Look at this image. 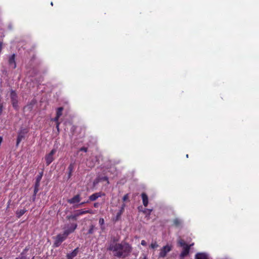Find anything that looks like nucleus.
<instances>
[{
	"mask_svg": "<svg viewBox=\"0 0 259 259\" xmlns=\"http://www.w3.org/2000/svg\"><path fill=\"white\" fill-rule=\"evenodd\" d=\"M173 223L176 227L180 226L182 224V221L178 218H176L173 220Z\"/></svg>",
	"mask_w": 259,
	"mask_h": 259,
	"instance_id": "6ab92c4d",
	"label": "nucleus"
},
{
	"mask_svg": "<svg viewBox=\"0 0 259 259\" xmlns=\"http://www.w3.org/2000/svg\"><path fill=\"white\" fill-rule=\"evenodd\" d=\"M193 245H194V243H193L191 244L190 245H189V246H190V247H191V246H192Z\"/></svg>",
	"mask_w": 259,
	"mask_h": 259,
	"instance_id": "79ce46f5",
	"label": "nucleus"
},
{
	"mask_svg": "<svg viewBox=\"0 0 259 259\" xmlns=\"http://www.w3.org/2000/svg\"><path fill=\"white\" fill-rule=\"evenodd\" d=\"M28 132V130L25 128H21L19 130L17 139L16 146H18L20 142L25 138V136Z\"/></svg>",
	"mask_w": 259,
	"mask_h": 259,
	"instance_id": "0eeeda50",
	"label": "nucleus"
},
{
	"mask_svg": "<svg viewBox=\"0 0 259 259\" xmlns=\"http://www.w3.org/2000/svg\"><path fill=\"white\" fill-rule=\"evenodd\" d=\"M178 243L179 244V245L183 247H184L186 245H188L187 244H186L185 242L182 239H179L178 241Z\"/></svg>",
	"mask_w": 259,
	"mask_h": 259,
	"instance_id": "b1692460",
	"label": "nucleus"
},
{
	"mask_svg": "<svg viewBox=\"0 0 259 259\" xmlns=\"http://www.w3.org/2000/svg\"><path fill=\"white\" fill-rule=\"evenodd\" d=\"M109 162L111 163V165H116L120 162L119 160H110Z\"/></svg>",
	"mask_w": 259,
	"mask_h": 259,
	"instance_id": "cd10ccee",
	"label": "nucleus"
},
{
	"mask_svg": "<svg viewBox=\"0 0 259 259\" xmlns=\"http://www.w3.org/2000/svg\"><path fill=\"white\" fill-rule=\"evenodd\" d=\"M15 259H24L23 258H22V257H20L19 256H18L17 257H16Z\"/></svg>",
	"mask_w": 259,
	"mask_h": 259,
	"instance_id": "a19ab883",
	"label": "nucleus"
},
{
	"mask_svg": "<svg viewBox=\"0 0 259 259\" xmlns=\"http://www.w3.org/2000/svg\"><path fill=\"white\" fill-rule=\"evenodd\" d=\"M10 99L13 108L18 110V96L16 92L13 90L10 92Z\"/></svg>",
	"mask_w": 259,
	"mask_h": 259,
	"instance_id": "20e7f679",
	"label": "nucleus"
},
{
	"mask_svg": "<svg viewBox=\"0 0 259 259\" xmlns=\"http://www.w3.org/2000/svg\"><path fill=\"white\" fill-rule=\"evenodd\" d=\"M94 226L92 225L90 226V228L88 231V234H92L94 233Z\"/></svg>",
	"mask_w": 259,
	"mask_h": 259,
	"instance_id": "bb28decb",
	"label": "nucleus"
},
{
	"mask_svg": "<svg viewBox=\"0 0 259 259\" xmlns=\"http://www.w3.org/2000/svg\"><path fill=\"white\" fill-rule=\"evenodd\" d=\"M86 213H90L93 214L94 212L92 210L89 209L87 210H84L83 209H78L74 211L73 213L66 217V219L68 220H72L74 221H76L77 220V218L81 215L86 214Z\"/></svg>",
	"mask_w": 259,
	"mask_h": 259,
	"instance_id": "f03ea898",
	"label": "nucleus"
},
{
	"mask_svg": "<svg viewBox=\"0 0 259 259\" xmlns=\"http://www.w3.org/2000/svg\"><path fill=\"white\" fill-rule=\"evenodd\" d=\"M38 192H35V189H34V193L32 196V200L34 201L35 199L36 195Z\"/></svg>",
	"mask_w": 259,
	"mask_h": 259,
	"instance_id": "c756f323",
	"label": "nucleus"
},
{
	"mask_svg": "<svg viewBox=\"0 0 259 259\" xmlns=\"http://www.w3.org/2000/svg\"><path fill=\"white\" fill-rule=\"evenodd\" d=\"M172 249L171 246L167 244L165 246H163L160 250V252L159 253L158 257L159 258H164L165 257L167 253L170 252Z\"/></svg>",
	"mask_w": 259,
	"mask_h": 259,
	"instance_id": "423d86ee",
	"label": "nucleus"
},
{
	"mask_svg": "<svg viewBox=\"0 0 259 259\" xmlns=\"http://www.w3.org/2000/svg\"><path fill=\"white\" fill-rule=\"evenodd\" d=\"M51 5L52 6H53V3L52 2V3H51Z\"/></svg>",
	"mask_w": 259,
	"mask_h": 259,
	"instance_id": "37998d69",
	"label": "nucleus"
},
{
	"mask_svg": "<svg viewBox=\"0 0 259 259\" xmlns=\"http://www.w3.org/2000/svg\"><path fill=\"white\" fill-rule=\"evenodd\" d=\"M81 200L80 195L77 194L73 196L72 198L67 200V202L69 204H75L79 202Z\"/></svg>",
	"mask_w": 259,
	"mask_h": 259,
	"instance_id": "9d476101",
	"label": "nucleus"
},
{
	"mask_svg": "<svg viewBox=\"0 0 259 259\" xmlns=\"http://www.w3.org/2000/svg\"><path fill=\"white\" fill-rule=\"evenodd\" d=\"M128 198V194H126L123 197V200L124 201H126Z\"/></svg>",
	"mask_w": 259,
	"mask_h": 259,
	"instance_id": "473e14b6",
	"label": "nucleus"
},
{
	"mask_svg": "<svg viewBox=\"0 0 259 259\" xmlns=\"http://www.w3.org/2000/svg\"><path fill=\"white\" fill-rule=\"evenodd\" d=\"M158 246V244L157 243L156 241H155L151 244L150 247L152 249H155L157 248Z\"/></svg>",
	"mask_w": 259,
	"mask_h": 259,
	"instance_id": "393cba45",
	"label": "nucleus"
},
{
	"mask_svg": "<svg viewBox=\"0 0 259 259\" xmlns=\"http://www.w3.org/2000/svg\"><path fill=\"white\" fill-rule=\"evenodd\" d=\"M190 249V246L186 245L183 247V250L180 254V257L184 258L189 253Z\"/></svg>",
	"mask_w": 259,
	"mask_h": 259,
	"instance_id": "4468645a",
	"label": "nucleus"
},
{
	"mask_svg": "<svg viewBox=\"0 0 259 259\" xmlns=\"http://www.w3.org/2000/svg\"><path fill=\"white\" fill-rule=\"evenodd\" d=\"M60 117H58L57 115H56V116L54 118V119H53V121H54L55 122H56V123L57 122H59L58 121V120H59V118Z\"/></svg>",
	"mask_w": 259,
	"mask_h": 259,
	"instance_id": "2f4dec72",
	"label": "nucleus"
},
{
	"mask_svg": "<svg viewBox=\"0 0 259 259\" xmlns=\"http://www.w3.org/2000/svg\"><path fill=\"white\" fill-rule=\"evenodd\" d=\"M115 238H113L109 243L107 250L111 251L114 256L118 258H125L131 252L132 247L125 242L116 243Z\"/></svg>",
	"mask_w": 259,
	"mask_h": 259,
	"instance_id": "f257e3e1",
	"label": "nucleus"
},
{
	"mask_svg": "<svg viewBox=\"0 0 259 259\" xmlns=\"http://www.w3.org/2000/svg\"><path fill=\"white\" fill-rule=\"evenodd\" d=\"M141 196L143 200V205L145 207L147 206L148 204V197L147 195L145 193H142L141 194Z\"/></svg>",
	"mask_w": 259,
	"mask_h": 259,
	"instance_id": "f3484780",
	"label": "nucleus"
},
{
	"mask_svg": "<svg viewBox=\"0 0 259 259\" xmlns=\"http://www.w3.org/2000/svg\"><path fill=\"white\" fill-rule=\"evenodd\" d=\"M31 259H34V256H33Z\"/></svg>",
	"mask_w": 259,
	"mask_h": 259,
	"instance_id": "49530a36",
	"label": "nucleus"
},
{
	"mask_svg": "<svg viewBox=\"0 0 259 259\" xmlns=\"http://www.w3.org/2000/svg\"><path fill=\"white\" fill-rule=\"evenodd\" d=\"M2 42H0V52L1 51V50H2Z\"/></svg>",
	"mask_w": 259,
	"mask_h": 259,
	"instance_id": "58836bf2",
	"label": "nucleus"
},
{
	"mask_svg": "<svg viewBox=\"0 0 259 259\" xmlns=\"http://www.w3.org/2000/svg\"><path fill=\"white\" fill-rule=\"evenodd\" d=\"M87 148L86 147H81L80 149V151H84L85 152H87Z\"/></svg>",
	"mask_w": 259,
	"mask_h": 259,
	"instance_id": "7c9ffc66",
	"label": "nucleus"
},
{
	"mask_svg": "<svg viewBox=\"0 0 259 259\" xmlns=\"http://www.w3.org/2000/svg\"><path fill=\"white\" fill-rule=\"evenodd\" d=\"M124 210L123 206L122 207L120 210L117 213L115 217V221H117L120 218L122 213H123Z\"/></svg>",
	"mask_w": 259,
	"mask_h": 259,
	"instance_id": "412c9836",
	"label": "nucleus"
},
{
	"mask_svg": "<svg viewBox=\"0 0 259 259\" xmlns=\"http://www.w3.org/2000/svg\"><path fill=\"white\" fill-rule=\"evenodd\" d=\"M99 224L102 226L104 224V220L103 218H100L99 220Z\"/></svg>",
	"mask_w": 259,
	"mask_h": 259,
	"instance_id": "c85d7f7f",
	"label": "nucleus"
},
{
	"mask_svg": "<svg viewBox=\"0 0 259 259\" xmlns=\"http://www.w3.org/2000/svg\"><path fill=\"white\" fill-rule=\"evenodd\" d=\"M141 244L143 246H146L147 245V242L145 240H144L141 241Z\"/></svg>",
	"mask_w": 259,
	"mask_h": 259,
	"instance_id": "72a5a7b5",
	"label": "nucleus"
},
{
	"mask_svg": "<svg viewBox=\"0 0 259 259\" xmlns=\"http://www.w3.org/2000/svg\"><path fill=\"white\" fill-rule=\"evenodd\" d=\"M85 203V202H81V203H80V204H79V206H82V205H83V204H84Z\"/></svg>",
	"mask_w": 259,
	"mask_h": 259,
	"instance_id": "ea45409f",
	"label": "nucleus"
},
{
	"mask_svg": "<svg viewBox=\"0 0 259 259\" xmlns=\"http://www.w3.org/2000/svg\"><path fill=\"white\" fill-rule=\"evenodd\" d=\"M105 194L104 193H102V192L95 193L93 194L91 196H90L89 200L92 201H95L99 197H100L102 196H105Z\"/></svg>",
	"mask_w": 259,
	"mask_h": 259,
	"instance_id": "9b49d317",
	"label": "nucleus"
},
{
	"mask_svg": "<svg viewBox=\"0 0 259 259\" xmlns=\"http://www.w3.org/2000/svg\"><path fill=\"white\" fill-rule=\"evenodd\" d=\"M0 259H2V257H0Z\"/></svg>",
	"mask_w": 259,
	"mask_h": 259,
	"instance_id": "de8ad7c7",
	"label": "nucleus"
},
{
	"mask_svg": "<svg viewBox=\"0 0 259 259\" xmlns=\"http://www.w3.org/2000/svg\"><path fill=\"white\" fill-rule=\"evenodd\" d=\"M100 205V203H98V202H96V203H95L94 204V206L95 207V208H98Z\"/></svg>",
	"mask_w": 259,
	"mask_h": 259,
	"instance_id": "f704fd0d",
	"label": "nucleus"
},
{
	"mask_svg": "<svg viewBox=\"0 0 259 259\" xmlns=\"http://www.w3.org/2000/svg\"><path fill=\"white\" fill-rule=\"evenodd\" d=\"M43 176V172H39V174L36 176L35 182L34 184V189H35V192H38L39 190V187L40 186V182L42 179Z\"/></svg>",
	"mask_w": 259,
	"mask_h": 259,
	"instance_id": "1a4fd4ad",
	"label": "nucleus"
},
{
	"mask_svg": "<svg viewBox=\"0 0 259 259\" xmlns=\"http://www.w3.org/2000/svg\"><path fill=\"white\" fill-rule=\"evenodd\" d=\"M79 252L78 247L74 249L71 252L68 253L66 255L67 259H73L74 257H75Z\"/></svg>",
	"mask_w": 259,
	"mask_h": 259,
	"instance_id": "ddd939ff",
	"label": "nucleus"
},
{
	"mask_svg": "<svg viewBox=\"0 0 259 259\" xmlns=\"http://www.w3.org/2000/svg\"><path fill=\"white\" fill-rule=\"evenodd\" d=\"M15 55L14 54L10 56L9 58V64L12 68L14 69L16 67V64L15 62Z\"/></svg>",
	"mask_w": 259,
	"mask_h": 259,
	"instance_id": "f8f14e48",
	"label": "nucleus"
},
{
	"mask_svg": "<svg viewBox=\"0 0 259 259\" xmlns=\"http://www.w3.org/2000/svg\"><path fill=\"white\" fill-rule=\"evenodd\" d=\"M93 160H95V161H98L97 158L96 157H94L93 159Z\"/></svg>",
	"mask_w": 259,
	"mask_h": 259,
	"instance_id": "4c0bfd02",
	"label": "nucleus"
},
{
	"mask_svg": "<svg viewBox=\"0 0 259 259\" xmlns=\"http://www.w3.org/2000/svg\"><path fill=\"white\" fill-rule=\"evenodd\" d=\"M67 238L64 234H59L54 238L55 242L53 244L54 247H59L61 244Z\"/></svg>",
	"mask_w": 259,
	"mask_h": 259,
	"instance_id": "39448f33",
	"label": "nucleus"
},
{
	"mask_svg": "<svg viewBox=\"0 0 259 259\" xmlns=\"http://www.w3.org/2000/svg\"><path fill=\"white\" fill-rule=\"evenodd\" d=\"M77 224L76 223H69L65 225L63 227V229H64L63 232L64 235L68 237L69 234L74 232L75 230L77 228Z\"/></svg>",
	"mask_w": 259,
	"mask_h": 259,
	"instance_id": "7ed1b4c3",
	"label": "nucleus"
},
{
	"mask_svg": "<svg viewBox=\"0 0 259 259\" xmlns=\"http://www.w3.org/2000/svg\"><path fill=\"white\" fill-rule=\"evenodd\" d=\"M28 248L27 247H25V249L23 250V251L18 256L20 257L23 258L24 259H27L26 253L27 251L28 250Z\"/></svg>",
	"mask_w": 259,
	"mask_h": 259,
	"instance_id": "aec40b11",
	"label": "nucleus"
},
{
	"mask_svg": "<svg viewBox=\"0 0 259 259\" xmlns=\"http://www.w3.org/2000/svg\"><path fill=\"white\" fill-rule=\"evenodd\" d=\"M27 211V210L25 208L19 210L18 209L16 211V217L18 218H20L21 216H22Z\"/></svg>",
	"mask_w": 259,
	"mask_h": 259,
	"instance_id": "a211bd4d",
	"label": "nucleus"
},
{
	"mask_svg": "<svg viewBox=\"0 0 259 259\" xmlns=\"http://www.w3.org/2000/svg\"><path fill=\"white\" fill-rule=\"evenodd\" d=\"M143 259H147V258H146V257H144L143 258Z\"/></svg>",
	"mask_w": 259,
	"mask_h": 259,
	"instance_id": "a18cd8bd",
	"label": "nucleus"
},
{
	"mask_svg": "<svg viewBox=\"0 0 259 259\" xmlns=\"http://www.w3.org/2000/svg\"><path fill=\"white\" fill-rule=\"evenodd\" d=\"M59 124H60V122H57L56 123V128H57L58 131H59Z\"/></svg>",
	"mask_w": 259,
	"mask_h": 259,
	"instance_id": "e433bc0d",
	"label": "nucleus"
},
{
	"mask_svg": "<svg viewBox=\"0 0 259 259\" xmlns=\"http://www.w3.org/2000/svg\"><path fill=\"white\" fill-rule=\"evenodd\" d=\"M186 157H188V154H187V155H186Z\"/></svg>",
	"mask_w": 259,
	"mask_h": 259,
	"instance_id": "c03bdc74",
	"label": "nucleus"
},
{
	"mask_svg": "<svg viewBox=\"0 0 259 259\" xmlns=\"http://www.w3.org/2000/svg\"><path fill=\"white\" fill-rule=\"evenodd\" d=\"M99 181H107V183H109L108 178L107 177H106V176L99 177Z\"/></svg>",
	"mask_w": 259,
	"mask_h": 259,
	"instance_id": "a878e982",
	"label": "nucleus"
},
{
	"mask_svg": "<svg viewBox=\"0 0 259 259\" xmlns=\"http://www.w3.org/2000/svg\"><path fill=\"white\" fill-rule=\"evenodd\" d=\"M195 259H209L208 254L204 252H199L195 254Z\"/></svg>",
	"mask_w": 259,
	"mask_h": 259,
	"instance_id": "dca6fc26",
	"label": "nucleus"
},
{
	"mask_svg": "<svg viewBox=\"0 0 259 259\" xmlns=\"http://www.w3.org/2000/svg\"><path fill=\"white\" fill-rule=\"evenodd\" d=\"M142 211L146 214V217H149L151 212L152 211V209L145 208Z\"/></svg>",
	"mask_w": 259,
	"mask_h": 259,
	"instance_id": "4be33fe9",
	"label": "nucleus"
},
{
	"mask_svg": "<svg viewBox=\"0 0 259 259\" xmlns=\"http://www.w3.org/2000/svg\"><path fill=\"white\" fill-rule=\"evenodd\" d=\"M64 108L62 107H60L57 108L56 111V115L58 117H60L62 114V111Z\"/></svg>",
	"mask_w": 259,
	"mask_h": 259,
	"instance_id": "5701e85b",
	"label": "nucleus"
},
{
	"mask_svg": "<svg viewBox=\"0 0 259 259\" xmlns=\"http://www.w3.org/2000/svg\"><path fill=\"white\" fill-rule=\"evenodd\" d=\"M74 167H75V162H71L70 163V164L68 167V179H70L71 178V177L72 176V173L74 170Z\"/></svg>",
	"mask_w": 259,
	"mask_h": 259,
	"instance_id": "2eb2a0df",
	"label": "nucleus"
},
{
	"mask_svg": "<svg viewBox=\"0 0 259 259\" xmlns=\"http://www.w3.org/2000/svg\"><path fill=\"white\" fill-rule=\"evenodd\" d=\"M94 165H95V163L94 162H93L91 163H89V166H90L91 167H93Z\"/></svg>",
	"mask_w": 259,
	"mask_h": 259,
	"instance_id": "c9c22d12",
	"label": "nucleus"
},
{
	"mask_svg": "<svg viewBox=\"0 0 259 259\" xmlns=\"http://www.w3.org/2000/svg\"><path fill=\"white\" fill-rule=\"evenodd\" d=\"M57 149L54 148L51 152L45 156L46 164L49 165L54 160V155L56 153Z\"/></svg>",
	"mask_w": 259,
	"mask_h": 259,
	"instance_id": "6e6552de",
	"label": "nucleus"
}]
</instances>
